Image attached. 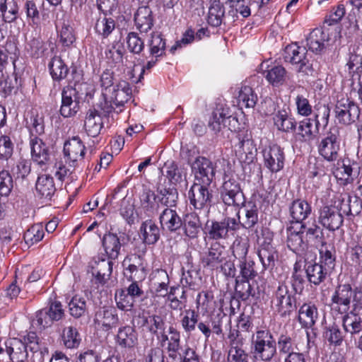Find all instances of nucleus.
I'll return each instance as SVG.
<instances>
[{"label":"nucleus","instance_id":"nucleus-62","mask_svg":"<svg viewBox=\"0 0 362 362\" xmlns=\"http://www.w3.org/2000/svg\"><path fill=\"white\" fill-rule=\"evenodd\" d=\"M248 248L249 243L247 238H243L240 236L236 237L232 245V252L234 257L238 262L250 258L247 256Z\"/></svg>","mask_w":362,"mask_h":362},{"label":"nucleus","instance_id":"nucleus-36","mask_svg":"<svg viewBox=\"0 0 362 362\" xmlns=\"http://www.w3.org/2000/svg\"><path fill=\"white\" fill-rule=\"evenodd\" d=\"M225 17V7L220 0H210L206 21L212 27L220 26Z\"/></svg>","mask_w":362,"mask_h":362},{"label":"nucleus","instance_id":"nucleus-19","mask_svg":"<svg viewBox=\"0 0 362 362\" xmlns=\"http://www.w3.org/2000/svg\"><path fill=\"white\" fill-rule=\"evenodd\" d=\"M353 291L349 284H340L332 296L334 308L341 314L346 313L350 308Z\"/></svg>","mask_w":362,"mask_h":362},{"label":"nucleus","instance_id":"nucleus-38","mask_svg":"<svg viewBox=\"0 0 362 362\" xmlns=\"http://www.w3.org/2000/svg\"><path fill=\"white\" fill-rule=\"evenodd\" d=\"M223 318H226V314H217L216 318L211 319V325H210L209 322L199 321L197 325L198 329L203 334L206 340L210 337L212 332L220 335L223 332L221 326Z\"/></svg>","mask_w":362,"mask_h":362},{"label":"nucleus","instance_id":"nucleus-63","mask_svg":"<svg viewBox=\"0 0 362 362\" xmlns=\"http://www.w3.org/2000/svg\"><path fill=\"white\" fill-rule=\"evenodd\" d=\"M18 79L15 73L11 76L5 75L3 72L0 73V93L3 97L10 95L13 88L17 86Z\"/></svg>","mask_w":362,"mask_h":362},{"label":"nucleus","instance_id":"nucleus-2","mask_svg":"<svg viewBox=\"0 0 362 362\" xmlns=\"http://www.w3.org/2000/svg\"><path fill=\"white\" fill-rule=\"evenodd\" d=\"M284 59L285 62L296 66L298 73L312 76L317 71V64L310 61L308 57V51L304 47H299L296 44L286 46L284 50Z\"/></svg>","mask_w":362,"mask_h":362},{"label":"nucleus","instance_id":"nucleus-39","mask_svg":"<svg viewBox=\"0 0 362 362\" xmlns=\"http://www.w3.org/2000/svg\"><path fill=\"white\" fill-rule=\"evenodd\" d=\"M329 40L328 35L322 29H314L307 37V46L313 52L320 53L325 48V42Z\"/></svg>","mask_w":362,"mask_h":362},{"label":"nucleus","instance_id":"nucleus-33","mask_svg":"<svg viewBox=\"0 0 362 362\" xmlns=\"http://www.w3.org/2000/svg\"><path fill=\"white\" fill-rule=\"evenodd\" d=\"M115 341L116 344L122 348H132L137 343L136 332L132 326H122L117 331Z\"/></svg>","mask_w":362,"mask_h":362},{"label":"nucleus","instance_id":"nucleus-18","mask_svg":"<svg viewBox=\"0 0 362 362\" xmlns=\"http://www.w3.org/2000/svg\"><path fill=\"white\" fill-rule=\"evenodd\" d=\"M78 92L72 86L64 87L62 92V105L60 115L64 117L74 116L80 109Z\"/></svg>","mask_w":362,"mask_h":362},{"label":"nucleus","instance_id":"nucleus-51","mask_svg":"<svg viewBox=\"0 0 362 362\" xmlns=\"http://www.w3.org/2000/svg\"><path fill=\"white\" fill-rule=\"evenodd\" d=\"M303 233L302 230L293 231L292 227L288 228L287 245L291 250L297 252L307 247Z\"/></svg>","mask_w":362,"mask_h":362},{"label":"nucleus","instance_id":"nucleus-5","mask_svg":"<svg viewBox=\"0 0 362 362\" xmlns=\"http://www.w3.org/2000/svg\"><path fill=\"white\" fill-rule=\"evenodd\" d=\"M341 138L337 127L330 128L317 146L319 154L327 161H336L339 158Z\"/></svg>","mask_w":362,"mask_h":362},{"label":"nucleus","instance_id":"nucleus-52","mask_svg":"<svg viewBox=\"0 0 362 362\" xmlns=\"http://www.w3.org/2000/svg\"><path fill=\"white\" fill-rule=\"evenodd\" d=\"M245 216L240 220V226L250 229L258 223V208L255 203L249 202L245 205Z\"/></svg>","mask_w":362,"mask_h":362},{"label":"nucleus","instance_id":"nucleus-3","mask_svg":"<svg viewBox=\"0 0 362 362\" xmlns=\"http://www.w3.org/2000/svg\"><path fill=\"white\" fill-rule=\"evenodd\" d=\"M362 295L361 291H355L353 309L344 313L342 317V327L344 332L355 337L362 332Z\"/></svg>","mask_w":362,"mask_h":362},{"label":"nucleus","instance_id":"nucleus-35","mask_svg":"<svg viewBox=\"0 0 362 362\" xmlns=\"http://www.w3.org/2000/svg\"><path fill=\"white\" fill-rule=\"evenodd\" d=\"M317 318V308L314 304L304 303L300 306L298 310V321L303 327H312Z\"/></svg>","mask_w":362,"mask_h":362},{"label":"nucleus","instance_id":"nucleus-12","mask_svg":"<svg viewBox=\"0 0 362 362\" xmlns=\"http://www.w3.org/2000/svg\"><path fill=\"white\" fill-rule=\"evenodd\" d=\"M334 113L340 124L348 125L358 119L360 110L358 105L349 98H341L337 101Z\"/></svg>","mask_w":362,"mask_h":362},{"label":"nucleus","instance_id":"nucleus-46","mask_svg":"<svg viewBox=\"0 0 362 362\" xmlns=\"http://www.w3.org/2000/svg\"><path fill=\"white\" fill-rule=\"evenodd\" d=\"M344 337V332L336 322L329 324L324 328L323 337L331 346H341Z\"/></svg>","mask_w":362,"mask_h":362},{"label":"nucleus","instance_id":"nucleus-8","mask_svg":"<svg viewBox=\"0 0 362 362\" xmlns=\"http://www.w3.org/2000/svg\"><path fill=\"white\" fill-rule=\"evenodd\" d=\"M238 123L236 117L230 115L228 110L221 105L217 106L213 111L208 125L211 130L218 133L224 129L235 131Z\"/></svg>","mask_w":362,"mask_h":362},{"label":"nucleus","instance_id":"nucleus-48","mask_svg":"<svg viewBox=\"0 0 362 362\" xmlns=\"http://www.w3.org/2000/svg\"><path fill=\"white\" fill-rule=\"evenodd\" d=\"M300 228L305 230V235L304 238L307 246L308 245L317 246L318 245H323L325 243L323 230L315 223H313L310 227L307 228L305 224H302Z\"/></svg>","mask_w":362,"mask_h":362},{"label":"nucleus","instance_id":"nucleus-31","mask_svg":"<svg viewBox=\"0 0 362 362\" xmlns=\"http://www.w3.org/2000/svg\"><path fill=\"white\" fill-rule=\"evenodd\" d=\"M169 341L165 346L168 358L173 361L178 358L180 352L184 348L181 344V334L173 326H170L168 328Z\"/></svg>","mask_w":362,"mask_h":362},{"label":"nucleus","instance_id":"nucleus-29","mask_svg":"<svg viewBox=\"0 0 362 362\" xmlns=\"http://www.w3.org/2000/svg\"><path fill=\"white\" fill-rule=\"evenodd\" d=\"M134 22L141 33H147L154 22L151 9L147 6H140L134 14Z\"/></svg>","mask_w":362,"mask_h":362},{"label":"nucleus","instance_id":"nucleus-53","mask_svg":"<svg viewBox=\"0 0 362 362\" xmlns=\"http://www.w3.org/2000/svg\"><path fill=\"white\" fill-rule=\"evenodd\" d=\"M150 54L155 58L162 57L165 54L166 42L165 39L158 32L151 33V39L148 42Z\"/></svg>","mask_w":362,"mask_h":362},{"label":"nucleus","instance_id":"nucleus-30","mask_svg":"<svg viewBox=\"0 0 362 362\" xmlns=\"http://www.w3.org/2000/svg\"><path fill=\"white\" fill-rule=\"evenodd\" d=\"M258 256L263 270L272 269L275 266V262L279 258L277 250L270 243H264L261 245Z\"/></svg>","mask_w":362,"mask_h":362},{"label":"nucleus","instance_id":"nucleus-24","mask_svg":"<svg viewBox=\"0 0 362 362\" xmlns=\"http://www.w3.org/2000/svg\"><path fill=\"white\" fill-rule=\"evenodd\" d=\"M35 189L40 199L50 201L57 190L54 178L47 174L39 175L35 183Z\"/></svg>","mask_w":362,"mask_h":362},{"label":"nucleus","instance_id":"nucleus-21","mask_svg":"<svg viewBox=\"0 0 362 362\" xmlns=\"http://www.w3.org/2000/svg\"><path fill=\"white\" fill-rule=\"evenodd\" d=\"M31 158L33 162L40 168L45 167L50 160L49 147L41 138L34 137L30 139Z\"/></svg>","mask_w":362,"mask_h":362},{"label":"nucleus","instance_id":"nucleus-26","mask_svg":"<svg viewBox=\"0 0 362 362\" xmlns=\"http://www.w3.org/2000/svg\"><path fill=\"white\" fill-rule=\"evenodd\" d=\"M83 128L88 136H98L103 128V122L98 110L90 109L86 112Z\"/></svg>","mask_w":362,"mask_h":362},{"label":"nucleus","instance_id":"nucleus-32","mask_svg":"<svg viewBox=\"0 0 362 362\" xmlns=\"http://www.w3.org/2000/svg\"><path fill=\"white\" fill-rule=\"evenodd\" d=\"M306 276L308 281L314 285H319L326 278L327 271L322 264L315 262H307L304 265Z\"/></svg>","mask_w":362,"mask_h":362},{"label":"nucleus","instance_id":"nucleus-42","mask_svg":"<svg viewBox=\"0 0 362 362\" xmlns=\"http://www.w3.org/2000/svg\"><path fill=\"white\" fill-rule=\"evenodd\" d=\"M319 130H316V126L313 127V120L306 118L300 122L298 127V132L295 136L301 142H308L315 138Z\"/></svg>","mask_w":362,"mask_h":362},{"label":"nucleus","instance_id":"nucleus-1","mask_svg":"<svg viewBox=\"0 0 362 362\" xmlns=\"http://www.w3.org/2000/svg\"><path fill=\"white\" fill-rule=\"evenodd\" d=\"M250 353L254 361L270 362L276 355V341L269 329H258L251 337Z\"/></svg>","mask_w":362,"mask_h":362},{"label":"nucleus","instance_id":"nucleus-11","mask_svg":"<svg viewBox=\"0 0 362 362\" xmlns=\"http://www.w3.org/2000/svg\"><path fill=\"white\" fill-rule=\"evenodd\" d=\"M333 167V174L341 185H346L354 182L359 174L358 163L349 158L337 159Z\"/></svg>","mask_w":362,"mask_h":362},{"label":"nucleus","instance_id":"nucleus-14","mask_svg":"<svg viewBox=\"0 0 362 362\" xmlns=\"http://www.w3.org/2000/svg\"><path fill=\"white\" fill-rule=\"evenodd\" d=\"M318 222L330 231L338 230L343 224L344 217L334 205H323L319 209Z\"/></svg>","mask_w":362,"mask_h":362},{"label":"nucleus","instance_id":"nucleus-60","mask_svg":"<svg viewBox=\"0 0 362 362\" xmlns=\"http://www.w3.org/2000/svg\"><path fill=\"white\" fill-rule=\"evenodd\" d=\"M320 250V261L329 271L332 270L335 267L336 250L332 245H327L325 243L321 245Z\"/></svg>","mask_w":362,"mask_h":362},{"label":"nucleus","instance_id":"nucleus-25","mask_svg":"<svg viewBox=\"0 0 362 362\" xmlns=\"http://www.w3.org/2000/svg\"><path fill=\"white\" fill-rule=\"evenodd\" d=\"M132 93L129 83L126 81H119L109 93L110 102L116 107H122L130 99Z\"/></svg>","mask_w":362,"mask_h":362},{"label":"nucleus","instance_id":"nucleus-16","mask_svg":"<svg viewBox=\"0 0 362 362\" xmlns=\"http://www.w3.org/2000/svg\"><path fill=\"white\" fill-rule=\"evenodd\" d=\"M238 143L235 145V154L238 159L245 163L253 162L256 156L257 148L247 132L238 134Z\"/></svg>","mask_w":362,"mask_h":362},{"label":"nucleus","instance_id":"nucleus-34","mask_svg":"<svg viewBox=\"0 0 362 362\" xmlns=\"http://www.w3.org/2000/svg\"><path fill=\"white\" fill-rule=\"evenodd\" d=\"M95 265L92 266L91 273L95 276L98 283L101 285L105 284L110 279L112 272V260L102 259L95 262Z\"/></svg>","mask_w":362,"mask_h":362},{"label":"nucleus","instance_id":"nucleus-17","mask_svg":"<svg viewBox=\"0 0 362 362\" xmlns=\"http://www.w3.org/2000/svg\"><path fill=\"white\" fill-rule=\"evenodd\" d=\"M262 153L264 165L270 172L277 173L284 168L285 153L280 146L270 145L263 150Z\"/></svg>","mask_w":362,"mask_h":362},{"label":"nucleus","instance_id":"nucleus-55","mask_svg":"<svg viewBox=\"0 0 362 362\" xmlns=\"http://www.w3.org/2000/svg\"><path fill=\"white\" fill-rule=\"evenodd\" d=\"M0 11L4 22H13L17 18L18 6L15 0H1Z\"/></svg>","mask_w":362,"mask_h":362},{"label":"nucleus","instance_id":"nucleus-22","mask_svg":"<svg viewBox=\"0 0 362 362\" xmlns=\"http://www.w3.org/2000/svg\"><path fill=\"white\" fill-rule=\"evenodd\" d=\"M159 221L162 230L170 233L177 232L183 225L182 219L176 210L172 208H165L161 212Z\"/></svg>","mask_w":362,"mask_h":362},{"label":"nucleus","instance_id":"nucleus-28","mask_svg":"<svg viewBox=\"0 0 362 362\" xmlns=\"http://www.w3.org/2000/svg\"><path fill=\"white\" fill-rule=\"evenodd\" d=\"M156 198L155 192L147 187H144L139 194L140 206L148 216H153L158 212L159 205Z\"/></svg>","mask_w":362,"mask_h":362},{"label":"nucleus","instance_id":"nucleus-7","mask_svg":"<svg viewBox=\"0 0 362 362\" xmlns=\"http://www.w3.org/2000/svg\"><path fill=\"white\" fill-rule=\"evenodd\" d=\"M210 185L194 183L189 190L188 197L190 204L196 210L209 211L212 205L214 195L213 190L210 189Z\"/></svg>","mask_w":362,"mask_h":362},{"label":"nucleus","instance_id":"nucleus-27","mask_svg":"<svg viewBox=\"0 0 362 362\" xmlns=\"http://www.w3.org/2000/svg\"><path fill=\"white\" fill-rule=\"evenodd\" d=\"M102 246L108 259L115 260L118 258L122 248V243L116 233L111 232L105 233L102 238Z\"/></svg>","mask_w":362,"mask_h":362},{"label":"nucleus","instance_id":"nucleus-61","mask_svg":"<svg viewBox=\"0 0 362 362\" xmlns=\"http://www.w3.org/2000/svg\"><path fill=\"white\" fill-rule=\"evenodd\" d=\"M158 192L160 194L159 202L161 204L167 206V208H172L176 206L178 199V192L175 187H164L158 188Z\"/></svg>","mask_w":362,"mask_h":362},{"label":"nucleus","instance_id":"nucleus-10","mask_svg":"<svg viewBox=\"0 0 362 362\" xmlns=\"http://www.w3.org/2000/svg\"><path fill=\"white\" fill-rule=\"evenodd\" d=\"M227 259L225 247L216 241L211 243L206 251L201 257L203 267L211 271L217 270Z\"/></svg>","mask_w":362,"mask_h":362},{"label":"nucleus","instance_id":"nucleus-9","mask_svg":"<svg viewBox=\"0 0 362 362\" xmlns=\"http://www.w3.org/2000/svg\"><path fill=\"white\" fill-rule=\"evenodd\" d=\"M274 302L277 313L282 317L290 316L296 308V297L285 284L279 286L275 292Z\"/></svg>","mask_w":362,"mask_h":362},{"label":"nucleus","instance_id":"nucleus-6","mask_svg":"<svg viewBox=\"0 0 362 362\" xmlns=\"http://www.w3.org/2000/svg\"><path fill=\"white\" fill-rule=\"evenodd\" d=\"M240 211L235 217H224L221 221H211V225L207 226L208 235L211 240H219L227 239L229 233H233L240 227Z\"/></svg>","mask_w":362,"mask_h":362},{"label":"nucleus","instance_id":"nucleus-43","mask_svg":"<svg viewBox=\"0 0 362 362\" xmlns=\"http://www.w3.org/2000/svg\"><path fill=\"white\" fill-rule=\"evenodd\" d=\"M275 126L279 131L288 133L296 129L297 123L295 119L289 115L286 110H279L273 117Z\"/></svg>","mask_w":362,"mask_h":362},{"label":"nucleus","instance_id":"nucleus-41","mask_svg":"<svg viewBox=\"0 0 362 362\" xmlns=\"http://www.w3.org/2000/svg\"><path fill=\"white\" fill-rule=\"evenodd\" d=\"M140 232L145 244L154 245L160 239V228L152 220L143 222L140 227Z\"/></svg>","mask_w":362,"mask_h":362},{"label":"nucleus","instance_id":"nucleus-13","mask_svg":"<svg viewBox=\"0 0 362 362\" xmlns=\"http://www.w3.org/2000/svg\"><path fill=\"white\" fill-rule=\"evenodd\" d=\"M194 175L195 184L211 185L215 177V168L213 163L208 158L199 156L192 166Z\"/></svg>","mask_w":362,"mask_h":362},{"label":"nucleus","instance_id":"nucleus-59","mask_svg":"<svg viewBox=\"0 0 362 362\" xmlns=\"http://www.w3.org/2000/svg\"><path fill=\"white\" fill-rule=\"evenodd\" d=\"M348 74L352 79L361 77L362 74V56L356 53H351L346 62Z\"/></svg>","mask_w":362,"mask_h":362},{"label":"nucleus","instance_id":"nucleus-4","mask_svg":"<svg viewBox=\"0 0 362 362\" xmlns=\"http://www.w3.org/2000/svg\"><path fill=\"white\" fill-rule=\"evenodd\" d=\"M221 199L228 206H239L245 203V196L237 177L225 175L220 188Z\"/></svg>","mask_w":362,"mask_h":362},{"label":"nucleus","instance_id":"nucleus-64","mask_svg":"<svg viewBox=\"0 0 362 362\" xmlns=\"http://www.w3.org/2000/svg\"><path fill=\"white\" fill-rule=\"evenodd\" d=\"M44 234L43 226L41 224H35L25 232L23 238L27 245H32L40 241Z\"/></svg>","mask_w":362,"mask_h":362},{"label":"nucleus","instance_id":"nucleus-47","mask_svg":"<svg viewBox=\"0 0 362 362\" xmlns=\"http://www.w3.org/2000/svg\"><path fill=\"white\" fill-rule=\"evenodd\" d=\"M61 338L63 344L67 349H76L81 344V337L77 329L73 326L64 327Z\"/></svg>","mask_w":362,"mask_h":362},{"label":"nucleus","instance_id":"nucleus-44","mask_svg":"<svg viewBox=\"0 0 362 362\" xmlns=\"http://www.w3.org/2000/svg\"><path fill=\"white\" fill-rule=\"evenodd\" d=\"M48 67L52 78L55 81L65 79L69 71L67 65L59 56H54L51 59Z\"/></svg>","mask_w":362,"mask_h":362},{"label":"nucleus","instance_id":"nucleus-40","mask_svg":"<svg viewBox=\"0 0 362 362\" xmlns=\"http://www.w3.org/2000/svg\"><path fill=\"white\" fill-rule=\"evenodd\" d=\"M289 211L293 220L301 223L311 214L312 208L308 202L298 199L291 203Z\"/></svg>","mask_w":362,"mask_h":362},{"label":"nucleus","instance_id":"nucleus-54","mask_svg":"<svg viewBox=\"0 0 362 362\" xmlns=\"http://www.w3.org/2000/svg\"><path fill=\"white\" fill-rule=\"evenodd\" d=\"M115 21L106 16H100L95 24L94 29L103 38H107L115 30Z\"/></svg>","mask_w":362,"mask_h":362},{"label":"nucleus","instance_id":"nucleus-37","mask_svg":"<svg viewBox=\"0 0 362 362\" xmlns=\"http://www.w3.org/2000/svg\"><path fill=\"white\" fill-rule=\"evenodd\" d=\"M184 234L189 239L197 238L202 228V223L199 216L195 213L187 214L183 220Z\"/></svg>","mask_w":362,"mask_h":362},{"label":"nucleus","instance_id":"nucleus-57","mask_svg":"<svg viewBox=\"0 0 362 362\" xmlns=\"http://www.w3.org/2000/svg\"><path fill=\"white\" fill-rule=\"evenodd\" d=\"M257 100V94L250 86H244L241 87L238 97L240 105L246 108H253Z\"/></svg>","mask_w":362,"mask_h":362},{"label":"nucleus","instance_id":"nucleus-45","mask_svg":"<svg viewBox=\"0 0 362 362\" xmlns=\"http://www.w3.org/2000/svg\"><path fill=\"white\" fill-rule=\"evenodd\" d=\"M263 75L267 81L273 86L283 85L287 79V71L281 65L273 66L263 71Z\"/></svg>","mask_w":362,"mask_h":362},{"label":"nucleus","instance_id":"nucleus-20","mask_svg":"<svg viewBox=\"0 0 362 362\" xmlns=\"http://www.w3.org/2000/svg\"><path fill=\"white\" fill-rule=\"evenodd\" d=\"M63 152L64 157L75 166L77 162L83 160L86 146L79 136H74L64 142Z\"/></svg>","mask_w":362,"mask_h":362},{"label":"nucleus","instance_id":"nucleus-23","mask_svg":"<svg viewBox=\"0 0 362 362\" xmlns=\"http://www.w3.org/2000/svg\"><path fill=\"white\" fill-rule=\"evenodd\" d=\"M28 356V350L21 339L13 338L6 343L5 358L13 362H26Z\"/></svg>","mask_w":362,"mask_h":362},{"label":"nucleus","instance_id":"nucleus-50","mask_svg":"<svg viewBox=\"0 0 362 362\" xmlns=\"http://www.w3.org/2000/svg\"><path fill=\"white\" fill-rule=\"evenodd\" d=\"M278 349L280 355L290 356L298 350V345L296 339L288 334H281L276 341V349Z\"/></svg>","mask_w":362,"mask_h":362},{"label":"nucleus","instance_id":"nucleus-15","mask_svg":"<svg viewBox=\"0 0 362 362\" xmlns=\"http://www.w3.org/2000/svg\"><path fill=\"white\" fill-rule=\"evenodd\" d=\"M94 324L103 331L109 332L117 327L120 321L116 308L113 306H103L96 310Z\"/></svg>","mask_w":362,"mask_h":362},{"label":"nucleus","instance_id":"nucleus-56","mask_svg":"<svg viewBox=\"0 0 362 362\" xmlns=\"http://www.w3.org/2000/svg\"><path fill=\"white\" fill-rule=\"evenodd\" d=\"M68 306L70 315L74 318L83 316L88 310L86 298L78 295L71 298Z\"/></svg>","mask_w":362,"mask_h":362},{"label":"nucleus","instance_id":"nucleus-49","mask_svg":"<svg viewBox=\"0 0 362 362\" xmlns=\"http://www.w3.org/2000/svg\"><path fill=\"white\" fill-rule=\"evenodd\" d=\"M165 170V176L168 178L171 185H177L182 181L183 177H185V169L179 166L174 161H168L164 165Z\"/></svg>","mask_w":362,"mask_h":362},{"label":"nucleus","instance_id":"nucleus-58","mask_svg":"<svg viewBox=\"0 0 362 362\" xmlns=\"http://www.w3.org/2000/svg\"><path fill=\"white\" fill-rule=\"evenodd\" d=\"M199 315L194 309L185 310L180 320L183 330L187 333H191L196 329L199 322Z\"/></svg>","mask_w":362,"mask_h":362}]
</instances>
